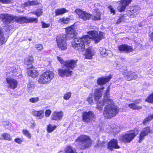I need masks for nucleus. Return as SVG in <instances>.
<instances>
[{
  "instance_id": "nucleus-1",
  "label": "nucleus",
  "mask_w": 153,
  "mask_h": 153,
  "mask_svg": "<svg viewBox=\"0 0 153 153\" xmlns=\"http://www.w3.org/2000/svg\"><path fill=\"white\" fill-rule=\"evenodd\" d=\"M109 91L110 87L108 86L102 101H100L97 103V108L100 110L102 109L103 105H105L103 114L105 118L107 119H111L115 116L118 114L120 111L119 107L114 104L113 100L108 96Z\"/></svg>"
},
{
  "instance_id": "nucleus-9",
  "label": "nucleus",
  "mask_w": 153,
  "mask_h": 153,
  "mask_svg": "<svg viewBox=\"0 0 153 153\" xmlns=\"http://www.w3.org/2000/svg\"><path fill=\"white\" fill-rule=\"evenodd\" d=\"M134 137V131H129L120 136V140L125 143H129L132 140Z\"/></svg>"
},
{
  "instance_id": "nucleus-3",
  "label": "nucleus",
  "mask_w": 153,
  "mask_h": 153,
  "mask_svg": "<svg viewBox=\"0 0 153 153\" xmlns=\"http://www.w3.org/2000/svg\"><path fill=\"white\" fill-rule=\"evenodd\" d=\"M92 143V141L89 137L84 135L79 136L75 141V145L82 150L89 148Z\"/></svg>"
},
{
  "instance_id": "nucleus-29",
  "label": "nucleus",
  "mask_w": 153,
  "mask_h": 153,
  "mask_svg": "<svg viewBox=\"0 0 153 153\" xmlns=\"http://www.w3.org/2000/svg\"><path fill=\"white\" fill-rule=\"evenodd\" d=\"M56 128L55 126H53L51 124H49L48 125L47 130L48 133H51Z\"/></svg>"
},
{
  "instance_id": "nucleus-46",
  "label": "nucleus",
  "mask_w": 153,
  "mask_h": 153,
  "mask_svg": "<svg viewBox=\"0 0 153 153\" xmlns=\"http://www.w3.org/2000/svg\"><path fill=\"white\" fill-rule=\"evenodd\" d=\"M108 8L110 10L111 13H113V14H114L115 13V10L112 7V6L111 5H109L108 6Z\"/></svg>"
},
{
  "instance_id": "nucleus-4",
  "label": "nucleus",
  "mask_w": 153,
  "mask_h": 153,
  "mask_svg": "<svg viewBox=\"0 0 153 153\" xmlns=\"http://www.w3.org/2000/svg\"><path fill=\"white\" fill-rule=\"evenodd\" d=\"M77 60H72L67 61L65 64V66L66 67L64 69H59L58 72L59 75L62 77L65 76H68L71 75L72 71L70 69H72L76 66Z\"/></svg>"
},
{
  "instance_id": "nucleus-55",
  "label": "nucleus",
  "mask_w": 153,
  "mask_h": 153,
  "mask_svg": "<svg viewBox=\"0 0 153 153\" xmlns=\"http://www.w3.org/2000/svg\"><path fill=\"white\" fill-rule=\"evenodd\" d=\"M128 107L130 108H132L133 109H134V104L132 103L129 104Z\"/></svg>"
},
{
  "instance_id": "nucleus-11",
  "label": "nucleus",
  "mask_w": 153,
  "mask_h": 153,
  "mask_svg": "<svg viewBox=\"0 0 153 153\" xmlns=\"http://www.w3.org/2000/svg\"><path fill=\"white\" fill-rule=\"evenodd\" d=\"M150 132V129L149 127H147L143 128L140 134L139 139L138 142L139 143H141L144 139L145 137Z\"/></svg>"
},
{
  "instance_id": "nucleus-40",
  "label": "nucleus",
  "mask_w": 153,
  "mask_h": 153,
  "mask_svg": "<svg viewBox=\"0 0 153 153\" xmlns=\"http://www.w3.org/2000/svg\"><path fill=\"white\" fill-rule=\"evenodd\" d=\"M140 9V7L138 5H134V13H135L137 14L139 13Z\"/></svg>"
},
{
  "instance_id": "nucleus-26",
  "label": "nucleus",
  "mask_w": 153,
  "mask_h": 153,
  "mask_svg": "<svg viewBox=\"0 0 153 153\" xmlns=\"http://www.w3.org/2000/svg\"><path fill=\"white\" fill-rule=\"evenodd\" d=\"M67 11V10L65 8L56 9L55 12L56 16L62 14L66 13Z\"/></svg>"
},
{
  "instance_id": "nucleus-27",
  "label": "nucleus",
  "mask_w": 153,
  "mask_h": 153,
  "mask_svg": "<svg viewBox=\"0 0 153 153\" xmlns=\"http://www.w3.org/2000/svg\"><path fill=\"white\" fill-rule=\"evenodd\" d=\"M35 85L32 81H30L27 84V87L28 91H31L34 89Z\"/></svg>"
},
{
  "instance_id": "nucleus-25",
  "label": "nucleus",
  "mask_w": 153,
  "mask_h": 153,
  "mask_svg": "<svg viewBox=\"0 0 153 153\" xmlns=\"http://www.w3.org/2000/svg\"><path fill=\"white\" fill-rule=\"evenodd\" d=\"M123 74L124 77H128V78L127 79L128 81L132 79L133 74L131 72H128L126 70L124 71Z\"/></svg>"
},
{
  "instance_id": "nucleus-15",
  "label": "nucleus",
  "mask_w": 153,
  "mask_h": 153,
  "mask_svg": "<svg viewBox=\"0 0 153 153\" xmlns=\"http://www.w3.org/2000/svg\"><path fill=\"white\" fill-rule=\"evenodd\" d=\"M66 37L72 38L74 37L76 34L75 28L73 26H71L66 28Z\"/></svg>"
},
{
  "instance_id": "nucleus-33",
  "label": "nucleus",
  "mask_w": 153,
  "mask_h": 153,
  "mask_svg": "<svg viewBox=\"0 0 153 153\" xmlns=\"http://www.w3.org/2000/svg\"><path fill=\"white\" fill-rule=\"evenodd\" d=\"M38 2L36 1H29L25 3L26 5L27 6H30L31 5L37 4Z\"/></svg>"
},
{
  "instance_id": "nucleus-32",
  "label": "nucleus",
  "mask_w": 153,
  "mask_h": 153,
  "mask_svg": "<svg viewBox=\"0 0 153 153\" xmlns=\"http://www.w3.org/2000/svg\"><path fill=\"white\" fill-rule=\"evenodd\" d=\"M2 136L4 140H7L9 141L12 140L11 137L8 134L4 133L2 134Z\"/></svg>"
},
{
  "instance_id": "nucleus-37",
  "label": "nucleus",
  "mask_w": 153,
  "mask_h": 153,
  "mask_svg": "<svg viewBox=\"0 0 153 153\" xmlns=\"http://www.w3.org/2000/svg\"><path fill=\"white\" fill-rule=\"evenodd\" d=\"M146 101L150 103L153 102V94L149 95V97L146 99Z\"/></svg>"
},
{
  "instance_id": "nucleus-41",
  "label": "nucleus",
  "mask_w": 153,
  "mask_h": 153,
  "mask_svg": "<svg viewBox=\"0 0 153 153\" xmlns=\"http://www.w3.org/2000/svg\"><path fill=\"white\" fill-rule=\"evenodd\" d=\"M14 141L15 142L19 144H21L23 142L24 140L23 138H16Z\"/></svg>"
},
{
  "instance_id": "nucleus-30",
  "label": "nucleus",
  "mask_w": 153,
  "mask_h": 153,
  "mask_svg": "<svg viewBox=\"0 0 153 153\" xmlns=\"http://www.w3.org/2000/svg\"><path fill=\"white\" fill-rule=\"evenodd\" d=\"M153 118V115H150L148 117L146 118L143 121V123L144 125H146L148 122Z\"/></svg>"
},
{
  "instance_id": "nucleus-58",
  "label": "nucleus",
  "mask_w": 153,
  "mask_h": 153,
  "mask_svg": "<svg viewBox=\"0 0 153 153\" xmlns=\"http://www.w3.org/2000/svg\"><path fill=\"white\" fill-rule=\"evenodd\" d=\"M28 40L30 41H31V40H32V39L31 38H29L28 39Z\"/></svg>"
},
{
  "instance_id": "nucleus-42",
  "label": "nucleus",
  "mask_w": 153,
  "mask_h": 153,
  "mask_svg": "<svg viewBox=\"0 0 153 153\" xmlns=\"http://www.w3.org/2000/svg\"><path fill=\"white\" fill-rule=\"evenodd\" d=\"M39 100L38 97H32L29 99V101L32 103H35Z\"/></svg>"
},
{
  "instance_id": "nucleus-52",
  "label": "nucleus",
  "mask_w": 153,
  "mask_h": 153,
  "mask_svg": "<svg viewBox=\"0 0 153 153\" xmlns=\"http://www.w3.org/2000/svg\"><path fill=\"white\" fill-rule=\"evenodd\" d=\"M57 59L61 64L63 63L64 61L62 59L61 57H60L59 56H58L57 57Z\"/></svg>"
},
{
  "instance_id": "nucleus-35",
  "label": "nucleus",
  "mask_w": 153,
  "mask_h": 153,
  "mask_svg": "<svg viewBox=\"0 0 153 153\" xmlns=\"http://www.w3.org/2000/svg\"><path fill=\"white\" fill-rule=\"evenodd\" d=\"M42 10L41 9H38L36 12H32V13L36 15L37 16L39 17L42 14Z\"/></svg>"
},
{
  "instance_id": "nucleus-6",
  "label": "nucleus",
  "mask_w": 153,
  "mask_h": 153,
  "mask_svg": "<svg viewBox=\"0 0 153 153\" xmlns=\"http://www.w3.org/2000/svg\"><path fill=\"white\" fill-rule=\"evenodd\" d=\"M0 18L3 22L7 23L10 24L15 21L20 23V16L17 17L8 14H1Z\"/></svg>"
},
{
  "instance_id": "nucleus-2",
  "label": "nucleus",
  "mask_w": 153,
  "mask_h": 153,
  "mask_svg": "<svg viewBox=\"0 0 153 153\" xmlns=\"http://www.w3.org/2000/svg\"><path fill=\"white\" fill-rule=\"evenodd\" d=\"M88 35L84 36L81 38H75L72 42V46L75 50L79 51H84L86 45L90 44L91 39H93L95 41V43L99 42L102 39L104 38V34L100 32L98 34V32L95 31H90L88 32Z\"/></svg>"
},
{
  "instance_id": "nucleus-13",
  "label": "nucleus",
  "mask_w": 153,
  "mask_h": 153,
  "mask_svg": "<svg viewBox=\"0 0 153 153\" xmlns=\"http://www.w3.org/2000/svg\"><path fill=\"white\" fill-rule=\"evenodd\" d=\"M108 149L112 151L114 149L120 148V146L117 144V140L116 139H113L109 141L108 144Z\"/></svg>"
},
{
  "instance_id": "nucleus-38",
  "label": "nucleus",
  "mask_w": 153,
  "mask_h": 153,
  "mask_svg": "<svg viewBox=\"0 0 153 153\" xmlns=\"http://www.w3.org/2000/svg\"><path fill=\"white\" fill-rule=\"evenodd\" d=\"M71 92H67L63 96L64 99L65 100H68L71 97Z\"/></svg>"
},
{
  "instance_id": "nucleus-24",
  "label": "nucleus",
  "mask_w": 153,
  "mask_h": 153,
  "mask_svg": "<svg viewBox=\"0 0 153 153\" xmlns=\"http://www.w3.org/2000/svg\"><path fill=\"white\" fill-rule=\"evenodd\" d=\"M7 39L4 36L2 28L0 27V44L2 45L7 41Z\"/></svg>"
},
{
  "instance_id": "nucleus-18",
  "label": "nucleus",
  "mask_w": 153,
  "mask_h": 153,
  "mask_svg": "<svg viewBox=\"0 0 153 153\" xmlns=\"http://www.w3.org/2000/svg\"><path fill=\"white\" fill-rule=\"evenodd\" d=\"M64 115L62 112H54L51 116V119L53 120H60L62 119Z\"/></svg>"
},
{
  "instance_id": "nucleus-20",
  "label": "nucleus",
  "mask_w": 153,
  "mask_h": 153,
  "mask_svg": "<svg viewBox=\"0 0 153 153\" xmlns=\"http://www.w3.org/2000/svg\"><path fill=\"white\" fill-rule=\"evenodd\" d=\"M118 49L120 51H124L126 52H129L132 51V47L125 45H122L118 47Z\"/></svg>"
},
{
  "instance_id": "nucleus-54",
  "label": "nucleus",
  "mask_w": 153,
  "mask_h": 153,
  "mask_svg": "<svg viewBox=\"0 0 153 153\" xmlns=\"http://www.w3.org/2000/svg\"><path fill=\"white\" fill-rule=\"evenodd\" d=\"M145 22V21H143L141 22L140 23L138 24V26L140 27L143 26L144 25L143 24V23H144Z\"/></svg>"
},
{
  "instance_id": "nucleus-50",
  "label": "nucleus",
  "mask_w": 153,
  "mask_h": 153,
  "mask_svg": "<svg viewBox=\"0 0 153 153\" xmlns=\"http://www.w3.org/2000/svg\"><path fill=\"white\" fill-rule=\"evenodd\" d=\"M93 97H90L88 98L87 99V101L90 104H91L93 102Z\"/></svg>"
},
{
  "instance_id": "nucleus-34",
  "label": "nucleus",
  "mask_w": 153,
  "mask_h": 153,
  "mask_svg": "<svg viewBox=\"0 0 153 153\" xmlns=\"http://www.w3.org/2000/svg\"><path fill=\"white\" fill-rule=\"evenodd\" d=\"M100 53L103 57H105L108 55L106 49L103 48H101L100 49Z\"/></svg>"
},
{
  "instance_id": "nucleus-53",
  "label": "nucleus",
  "mask_w": 153,
  "mask_h": 153,
  "mask_svg": "<svg viewBox=\"0 0 153 153\" xmlns=\"http://www.w3.org/2000/svg\"><path fill=\"white\" fill-rule=\"evenodd\" d=\"M136 132L135 131V130H134V137L138 134V132L140 130V128L138 127H137L136 128Z\"/></svg>"
},
{
  "instance_id": "nucleus-47",
  "label": "nucleus",
  "mask_w": 153,
  "mask_h": 153,
  "mask_svg": "<svg viewBox=\"0 0 153 153\" xmlns=\"http://www.w3.org/2000/svg\"><path fill=\"white\" fill-rule=\"evenodd\" d=\"M42 27L43 28L48 27L50 26V24H46L45 23L42 22Z\"/></svg>"
},
{
  "instance_id": "nucleus-7",
  "label": "nucleus",
  "mask_w": 153,
  "mask_h": 153,
  "mask_svg": "<svg viewBox=\"0 0 153 153\" xmlns=\"http://www.w3.org/2000/svg\"><path fill=\"white\" fill-rule=\"evenodd\" d=\"M82 117L83 122L87 123L93 122L96 119L94 113L91 111L84 112L83 113Z\"/></svg>"
},
{
  "instance_id": "nucleus-44",
  "label": "nucleus",
  "mask_w": 153,
  "mask_h": 153,
  "mask_svg": "<svg viewBox=\"0 0 153 153\" xmlns=\"http://www.w3.org/2000/svg\"><path fill=\"white\" fill-rule=\"evenodd\" d=\"M36 48L38 51H41L43 49V46L42 44H38L35 45Z\"/></svg>"
},
{
  "instance_id": "nucleus-56",
  "label": "nucleus",
  "mask_w": 153,
  "mask_h": 153,
  "mask_svg": "<svg viewBox=\"0 0 153 153\" xmlns=\"http://www.w3.org/2000/svg\"><path fill=\"white\" fill-rule=\"evenodd\" d=\"M134 109H140L141 108V107L140 106L137 107L136 105H135V104H134Z\"/></svg>"
},
{
  "instance_id": "nucleus-14",
  "label": "nucleus",
  "mask_w": 153,
  "mask_h": 153,
  "mask_svg": "<svg viewBox=\"0 0 153 153\" xmlns=\"http://www.w3.org/2000/svg\"><path fill=\"white\" fill-rule=\"evenodd\" d=\"M38 22V19L36 18L32 17L27 18L25 16H20V24L32 22L37 23Z\"/></svg>"
},
{
  "instance_id": "nucleus-28",
  "label": "nucleus",
  "mask_w": 153,
  "mask_h": 153,
  "mask_svg": "<svg viewBox=\"0 0 153 153\" xmlns=\"http://www.w3.org/2000/svg\"><path fill=\"white\" fill-rule=\"evenodd\" d=\"M33 61V57L30 56L25 60L24 63L27 65H29L31 64Z\"/></svg>"
},
{
  "instance_id": "nucleus-36",
  "label": "nucleus",
  "mask_w": 153,
  "mask_h": 153,
  "mask_svg": "<svg viewBox=\"0 0 153 153\" xmlns=\"http://www.w3.org/2000/svg\"><path fill=\"white\" fill-rule=\"evenodd\" d=\"M22 132L25 136L29 138H30L31 137L29 131L26 129H23Z\"/></svg>"
},
{
  "instance_id": "nucleus-48",
  "label": "nucleus",
  "mask_w": 153,
  "mask_h": 153,
  "mask_svg": "<svg viewBox=\"0 0 153 153\" xmlns=\"http://www.w3.org/2000/svg\"><path fill=\"white\" fill-rule=\"evenodd\" d=\"M51 112L50 110H47L45 112V116L46 117H49L51 114Z\"/></svg>"
},
{
  "instance_id": "nucleus-22",
  "label": "nucleus",
  "mask_w": 153,
  "mask_h": 153,
  "mask_svg": "<svg viewBox=\"0 0 153 153\" xmlns=\"http://www.w3.org/2000/svg\"><path fill=\"white\" fill-rule=\"evenodd\" d=\"M92 47H89L86 49L85 54V58L86 59H91L92 56L94 54V53L93 51H92Z\"/></svg>"
},
{
  "instance_id": "nucleus-57",
  "label": "nucleus",
  "mask_w": 153,
  "mask_h": 153,
  "mask_svg": "<svg viewBox=\"0 0 153 153\" xmlns=\"http://www.w3.org/2000/svg\"><path fill=\"white\" fill-rule=\"evenodd\" d=\"M150 36L151 39V40L153 42V32L150 35Z\"/></svg>"
},
{
  "instance_id": "nucleus-51",
  "label": "nucleus",
  "mask_w": 153,
  "mask_h": 153,
  "mask_svg": "<svg viewBox=\"0 0 153 153\" xmlns=\"http://www.w3.org/2000/svg\"><path fill=\"white\" fill-rule=\"evenodd\" d=\"M10 1V0H0V2L4 4L9 3Z\"/></svg>"
},
{
  "instance_id": "nucleus-39",
  "label": "nucleus",
  "mask_w": 153,
  "mask_h": 153,
  "mask_svg": "<svg viewBox=\"0 0 153 153\" xmlns=\"http://www.w3.org/2000/svg\"><path fill=\"white\" fill-rule=\"evenodd\" d=\"M13 27L10 25L7 24L4 27V29L6 31H8L12 28Z\"/></svg>"
},
{
  "instance_id": "nucleus-21",
  "label": "nucleus",
  "mask_w": 153,
  "mask_h": 153,
  "mask_svg": "<svg viewBox=\"0 0 153 153\" xmlns=\"http://www.w3.org/2000/svg\"><path fill=\"white\" fill-rule=\"evenodd\" d=\"M104 89V87H102L96 90L94 93V97L95 100H98L101 97L102 93L101 90H103Z\"/></svg>"
},
{
  "instance_id": "nucleus-17",
  "label": "nucleus",
  "mask_w": 153,
  "mask_h": 153,
  "mask_svg": "<svg viewBox=\"0 0 153 153\" xmlns=\"http://www.w3.org/2000/svg\"><path fill=\"white\" fill-rule=\"evenodd\" d=\"M36 69V68L33 67L28 68L27 73L28 75L33 78L36 77L39 75V74Z\"/></svg>"
},
{
  "instance_id": "nucleus-16",
  "label": "nucleus",
  "mask_w": 153,
  "mask_h": 153,
  "mask_svg": "<svg viewBox=\"0 0 153 153\" xmlns=\"http://www.w3.org/2000/svg\"><path fill=\"white\" fill-rule=\"evenodd\" d=\"M6 81L8 84V87L14 89L17 87L18 82L16 80L13 79L7 78L6 79Z\"/></svg>"
},
{
  "instance_id": "nucleus-12",
  "label": "nucleus",
  "mask_w": 153,
  "mask_h": 153,
  "mask_svg": "<svg viewBox=\"0 0 153 153\" xmlns=\"http://www.w3.org/2000/svg\"><path fill=\"white\" fill-rule=\"evenodd\" d=\"M131 0H121L118 2H120L119 5L118 9L120 12H122L124 10L126 7L130 3Z\"/></svg>"
},
{
  "instance_id": "nucleus-31",
  "label": "nucleus",
  "mask_w": 153,
  "mask_h": 153,
  "mask_svg": "<svg viewBox=\"0 0 153 153\" xmlns=\"http://www.w3.org/2000/svg\"><path fill=\"white\" fill-rule=\"evenodd\" d=\"M70 20V19L69 18H63L60 19L59 22L62 24H67Z\"/></svg>"
},
{
  "instance_id": "nucleus-5",
  "label": "nucleus",
  "mask_w": 153,
  "mask_h": 153,
  "mask_svg": "<svg viewBox=\"0 0 153 153\" xmlns=\"http://www.w3.org/2000/svg\"><path fill=\"white\" fill-rule=\"evenodd\" d=\"M54 76V73L51 71H47L39 77V83L41 84H46L50 83Z\"/></svg>"
},
{
  "instance_id": "nucleus-10",
  "label": "nucleus",
  "mask_w": 153,
  "mask_h": 153,
  "mask_svg": "<svg viewBox=\"0 0 153 153\" xmlns=\"http://www.w3.org/2000/svg\"><path fill=\"white\" fill-rule=\"evenodd\" d=\"M75 12L78 15L80 18L84 21L88 20L91 18V14L79 9H76Z\"/></svg>"
},
{
  "instance_id": "nucleus-59",
  "label": "nucleus",
  "mask_w": 153,
  "mask_h": 153,
  "mask_svg": "<svg viewBox=\"0 0 153 153\" xmlns=\"http://www.w3.org/2000/svg\"><path fill=\"white\" fill-rule=\"evenodd\" d=\"M59 153H64L63 152H62H62H59Z\"/></svg>"
},
{
  "instance_id": "nucleus-8",
  "label": "nucleus",
  "mask_w": 153,
  "mask_h": 153,
  "mask_svg": "<svg viewBox=\"0 0 153 153\" xmlns=\"http://www.w3.org/2000/svg\"><path fill=\"white\" fill-rule=\"evenodd\" d=\"M66 39L65 35L64 36L60 35L57 37L56 41L58 47L62 50H65L67 48Z\"/></svg>"
},
{
  "instance_id": "nucleus-45",
  "label": "nucleus",
  "mask_w": 153,
  "mask_h": 153,
  "mask_svg": "<svg viewBox=\"0 0 153 153\" xmlns=\"http://www.w3.org/2000/svg\"><path fill=\"white\" fill-rule=\"evenodd\" d=\"M141 43V42H140V43H136V44H135V47L136 48H136V50H139L141 49L142 47V44H140V43Z\"/></svg>"
},
{
  "instance_id": "nucleus-49",
  "label": "nucleus",
  "mask_w": 153,
  "mask_h": 153,
  "mask_svg": "<svg viewBox=\"0 0 153 153\" xmlns=\"http://www.w3.org/2000/svg\"><path fill=\"white\" fill-rule=\"evenodd\" d=\"M124 20V17L123 16H121L120 17L119 19L117 20L116 22L117 24H119L122 21Z\"/></svg>"
},
{
  "instance_id": "nucleus-23",
  "label": "nucleus",
  "mask_w": 153,
  "mask_h": 153,
  "mask_svg": "<svg viewBox=\"0 0 153 153\" xmlns=\"http://www.w3.org/2000/svg\"><path fill=\"white\" fill-rule=\"evenodd\" d=\"M33 114L35 116L37 117L39 119L42 118L44 116V111L41 110L40 111H33Z\"/></svg>"
},
{
  "instance_id": "nucleus-19",
  "label": "nucleus",
  "mask_w": 153,
  "mask_h": 153,
  "mask_svg": "<svg viewBox=\"0 0 153 153\" xmlns=\"http://www.w3.org/2000/svg\"><path fill=\"white\" fill-rule=\"evenodd\" d=\"M111 79V76H107L105 77H102L99 78L97 80L98 85H102L108 82Z\"/></svg>"
},
{
  "instance_id": "nucleus-43",
  "label": "nucleus",
  "mask_w": 153,
  "mask_h": 153,
  "mask_svg": "<svg viewBox=\"0 0 153 153\" xmlns=\"http://www.w3.org/2000/svg\"><path fill=\"white\" fill-rule=\"evenodd\" d=\"M101 14L100 12L97 13L96 15L94 16V20H100L101 19Z\"/></svg>"
}]
</instances>
